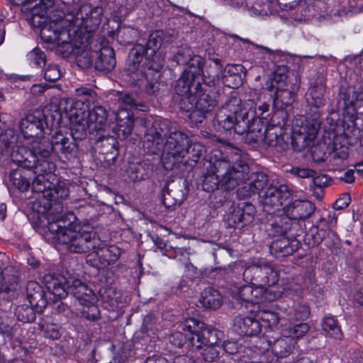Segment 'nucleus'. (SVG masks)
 <instances>
[{
  "mask_svg": "<svg viewBox=\"0 0 363 363\" xmlns=\"http://www.w3.org/2000/svg\"><path fill=\"white\" fill-rule=\"evenodd\" d=\"M38 116L28 113L18 122L20 133L11 140L9 146L11 147L12 161L21 167H32L37 160L36 153L43 157L52 153L50 141L44 136L43 121L40 113Z\"/></svg>",
  "mask_w": 363,
  "mask_h": 363,
  "instance_id": "1",
  "label": "nucleus"
},
{
  "mask_svg": "<svg viewBox=\"0 0 363 363\" xmlns=\"http://www.w3.org/2000/svg\"><path fill=\"white\" fill-rule=\"evenodd\" d=\"M40 219L47 220V228L52 238L60 244L65 245L71 252L85 253L96 249L100 240L89 226L72 222L59 213H54L45 207L44 210H38Z\"/></svg>",
  "mask_w": 363,
  "mask_h": 363,
  "instance_id": "2",
  "label": "nucleus"
},
{
  "mask_svg": "<svg viewBox=\"0 0 363 363\" xmlns=\"http://www.w3.org/2000/svg\"><path fill=\"white\" fill-rule=\"evenodd\" d=\"M37 160L32 167H23L27 169H34V174L36 175L32 183L33 191L42 193L43 199L34 204V208L44 210L45 207L48 210L52 209V201L67 198L69 191L64 182H58L55 171V164L49 161L48 158L50 156L43 157L36 153Z\"/></svg>",
  "mask_w": 363,
  "mask_h": 363,
  "instance_id": "3",
  "label": "nucleus"
},
{
  "mask_svg": "<svg viewBox=\"0 0 363 363\" xmlns=\"http://www.w3.org/2000/svg\"><path fill=\"white\" fill-rule=\"evenodd\" d=\"M60 110L69 119L72 130L79 133L81 137L90 133L104 129L106 125L107 112L101 106H95L88 110L87 101L63 99L60 103Z\"/></svg>",
  "mask_w": 363,
  "mask_h": 363,
  "instance_id": "4",
  "label": "nucleus"
},
{
  "mask_svg": "<svg viewBox=\"0 0 363 363\" xmlns=\"http://www.w3.org/2000/svg\"><path fill=\"white\" fill-rule=\"evenodd\" d=\"M253 105V101L242 103L238 97L230 98L217 112L213 126L219 131L233 129L235 133L242 135L247 127L245 119L249 116L247 107L252 108Z\"/></svg>",
  "mask_w": 363,
  "mask_h": 363,
  "instance_id": "5",
  "label": "nucleus"
},
{
  "mask_svg": "<svg viewBox=\"0 0 363 363\" xmlns=\"http://www.w3.org/2000/svg\"><path fill=\"white\" fill-rule=\"evenodd\" d=\"M196 79L184 73L177 81L175 91L181 96L180 108L186 112H189V118L194 119L196 116L199 118L197 122L201 123L204 118L203 113L209 111L212 105H203L206 96H200L198 90L199 82L195 83Z\"/></svg>",
  "mask_w": 363,
  "mask_h": 363,
  "instance_id": "6",
  "label": "nucleus"
},
{
  "mask_svg": "<svg viewBox=\"0 0 363 363\" xmlns=\"http://www.w3.org/2000/svg\"><path fill=\"white\" fill-rule=\"evenodd\" d=\"M48 291L57 298H65L68 294H72L78 300L79 303L96 301V296L92 289L81 280L74 277H69L65 281L55 278H51L48 282Z\"/></svg>",
  "mask_w": 363,
  "mask_h": 363,
  "instance_id": "7",
  "label": "nucleus"
},
{
  "mask_svg": "<svg viewBox=\"0 0 363 363\" xmlns=\"http://www.w3.org/2000/svg\"><path fill=\"white\" fill-rule=\"evenodd\" d=\"M191 140L187 135L181 131L170 133L163 145L161 160L166 169L183 161L189 152Z\"/></svg>",
  "mask_w": 363,
  "mask_h": 363,
  "instance_id": "8",
  "label": "nucleus"
},
{
  "mask_svg": "<svg viewBox=\"0 0 363 363\" xmlns=\"http://www.w3.org/2000/svg\"><path fill=\"white\" fill-rule=\"evenodd\" d=\"M67 18L51 21L43 26L40 30L41 38L47 43H52L58 48V50L65 56L72 51V43L69 40V33L65 28L67 24Z\"/></svg>",
  "mask_w": 363,
  "mask_h": 363,
  "instance_id": "9",
  "label": "nucleus"
},
{
  "mask_svg": "<svg viewBox=\"0 0 363 363\" xmlns=\"http://www.w3.org/2000/svg\"><path fill=\"white\" fill-rule=\"evenodd\" d=\"M220 177V187L224 190H231L242 184L249 174V166L245 163L232 164L229 161L221 160L214 164Z\"/></svg>",
  "mask_w": 363,
  "mask_h": 363,
  "instance_id": "10",
  "label": "nucleus"
},
{
  "mask_svg": "<svg viewBox=\"0 0 363 363\" xmlns=\"http://www.w3.org/2000/svg\"><path fill=\"white\" fill-rule=\"evenodd\" d=\"M243 276L260 286H273L279 281V272L273 263L264 259H254L245 268Z\"/></svg>",
  "mask_w": 363,
  "mask_h": 363,
  "instance_id": "11",
  "label": "nucleus"
},
{
  "mask_svg": "<svg viewBox=\"0 0 363 363\" xmlns=\"http://www.w3.org/2000/svg\"><path fill=\"white\" fill-rule=\"evenodd\" d=\"M103 9L100 6L92 7L89 4L80 6L74 16L69 15V27L73 28H84L89 31L95 30L101 23Z\"/></svg>",
  "mask_w": 363,
  "mask_h": 363,
  "instance_id": "12",
  "label": "nucleus"
},
{
  "mask_svg": "<svg viewBox=\"0 0 363 363\" xmlns=\"http://www.w3.org/2000/svg\"><path fill=\"white\" fill-rule=\"evenodd\" d=\"M179 328L188 333L186 334L192 347L200 349L203 345H206L210 342V335L213 334V330L205 326V324L194 318H187L179 324Z\"/></svg>",
  "mask_w": 363,
  "mask_h": 363,
  "instance_id": "13",
  "label": "nucleus"
},
{
  "mask_svg": "<svg viewBox=\"0 0 363 363\" xmlns=\"http://www.w3.org/2000/svg\"><path fill=\"white\" fill-rule=\"evenodd\" d=\"M294 285L284 284L281 287H273L265 289L262 286L254 284L253 294L250 303L259 304L265 302L273 301L277 298H281L282 294L290 295V291L294 289Z\"/></svg>",
  "mask_w": 363,
  "mask_h": 363,
  "instance_id": "14",
  "label": "nucleus"
},
{
  "mask_svg": "<svg viewBox=\"0 0 363 363\" xmlns=\"http://www.w3.org/2000/svg\"><path fill=\"white\" fill-rule=\"evenodd\" d=\"M177 63L186 66L183 73L196 78L202 72L201 57L193 55L192 51L187 48L181 49L175 56Z\"/></svg>",
  "mask_w": 363,
  "mask_h": 363,
  "instance_id": "15",
  "label": "nucleus"
},
{
  "mask_svg": "<svg viewBox=\"0 0 363 363\" xmlns=\"http://www.w3.org/2000/svg\"><path fill=\"white\" fill-rule=\"evenodd\" d=\"M244 185L238 189V194L244 197H249L259 191L267 184V176L264 172H253L246 177Z\"/></svg>",
  "mask_w": 363,
  "mask_h": 363,
  "instance_id": "16",
  "label": "nucleus"
},
{
  "mask_svg": "<svg viewBox=\"0 0 363 363\" xmlns=\"http://www.w3.org/2000/svg\"><path fill=\"white\" fill-rule=\"evenodd\" d=\"M286 284L294 285V289L290 291V295L282 294V296L291 297L294 300V305L291 308L286 309L289 320H303L308 318L310 311L308 305L298 301L299 287L293 283H287Z\"/></svg>",
  "mask_w": 363,
  "mask_h": 363,
  "instance_id": "17",
  "label": "nucleus"
},
{
  "mask_svg": "<svg viewBox=\"0 0 363 363\" xmlns=\"http://www.w3.org/2000/svg\"><path fill=\"white\" fill-rule=\"evenodd\" d=\"M314 204L306 200H295L285 208L286 216L291 220H303L310 217L314 212Z\"/></svg>",
  "mask_w": 363,
  "mask_h": 363,
  "instance_id": "18",
  "label": "nucleus"
},
{
  "mask_svg": "<svg viewBox=\"0 0 363 363\" xmlns=\"http://www.w3.org/2000/svg\"><path fill=\"white\" fill-rule=\"evenodd\" d=\"M289 196L290 192L286 185L269 186L264 193L262 202L264 206L278 208Z\"/></svg>",
  "mask_w": 363,
  "mask_h": 363,
  "instance_id": "19",
  "label": "nucleus"
},
{
  "mask_svg": "<svg viewBox=\"0 0 363 363\" xmlns=\"http://www.w3.org/2000/svg\"><path fill=\"white\" fill-rule=\"evenodd\" d=\"M233 330L240 335L256 336L261 332V325L252 316L240 315L235 318Z\"/></svg>",
  "mask_w": 363,
  "mask_h": 363,
  "instance_id": "20",
  "label": "nucleus"
},
{
  "mask_svg": "<svg viewBox=\"0 0 363 363\" xmlns=\"http://www.w3.org/2000/svg\"><path fill=\"white\" fill-rule=\"evenodd\" d=\"M246 129L243 133L246 134V140L249 143H260L265 138L264 131L267 128V118L266 117H255L251 124L248 125L250 119L248 116L245 119Z\"/></svg>",
  "mask_w": 363,
  "mask_h": 363,
  "instance_id": "21",
  "label": "nucleus"
},
{
  "mask_svg": "<svg viewBox=\"0 0 363 363\" xmlns=\"http://www.w3.org/2000/svg\"><path fill=\"white\" fill-rule=\"evenodd\" d=\"M116 126L114 131L118 138H126L132 132L133 118L130 111L125 108H120L116 114Z\"/></svg>",
  "mask_w": 363,
  "mask_h": 363,
  "instance_id": "22",
  "label": "nucleus"
},
{
  "mask_svg": "<svg viewBox=\"0 0 363 363\" xmlns=\"http://www.w3.org/2000/svg\"><path fill=\"white\" fill-rule=\"evenodd\" d=\"M255 214V206L248 203H244L242 206L235 208L231 213L229 220L235 225L242 223L247 225L252 221Z\"/></svg>",
  "mask_w": 363,
  "mask_h": 363,
  "instance_id": "23",
  "label": "nucleus"
},
{
  "mask_svg": "<svg viewBox=\"0 0 363 363\" xmlns=\"http://www.w3.org/2000/svg\"><path fill=\"white\" fill-rule=\"evenodd\" d=\"M143 76L136 81V84L139 88L147 93L153 94L158 90L156 79L159 76V73L153 69L148 67L147 69L141 70Z\"/></svg>",
  "mask_w": 363,
  "mask_h": 363,
  "instance_id": "24",
  "label": "nucleus"
},
{
  "mask_svg": "<svg viewBox=\"0 0 363 363\" xmlns=\"http://www.w3.org/2000/svg\"><path fill=\"white\" fill-rule=\"evenodd\" d=\"M50 144L52 147V151L53 150L60 151L66 157L72 155L76 149L74 143L70 138L65 136L61 132L55 134Z\"/></svg>",
  "mask_w": 363,
  "mask_h": 363,
  "instance_id": "25",
  "label": "nucleus"
},
{
  "mask_svg": "<svg viewBox=\"0 0 363 363\" xmlns=\"http://www.w3.org/2000/svg\"><path fill=\"white\" fill-rule=\"evenodd\" d=\"M115 52L111 47H104L98 57L95 67L97 69L102 71H111L116 66Z\"/></svg>",
  "mask_w": 363,
  "mask_h": 363,
  "instance_id": "26",
  "label": "nucleus"
},
{
  "mask_svg": "<svg viewBox=\"0 0 363 363\" xmlns=\"http://www.w3.org/2000/svg\"><path fill=\"white\" fill-rule=\"evenodd\" d=\"M199 302L203 307L215 310L221 306L222 296L218 291L208 287L201 292Z\"/></svg>",
  "mask_w": 363,
  "mask_h": 363,
  "instance_id": "27",
  "label": "nucleus"
},
{
  "mask_svg": "<svg viewBox=\"0 0 363 363\" xmlns=\"http://www.w3.org/2000/svg\"><path fill=\"white\" fill-rule=\"evenodd\" d=\"M163 133L157 130L148 133L143 142V147L149 154H157L163 149Z\"/></svg>",
  "mask_w": 363,
  "mask_h": 363,
  "instance_id": "28",
  "label": "nucleus"
},
{
  "mask_svg": "<svg viewBox=\"0 0 363 363\" xmlns=\"http://www.w3.org/2000/svg\"><path fill=\"white\" fill-rule=\"evenodd\" d=\"M277 93L274 99V104L277 108L283 109L293 104L295 100L294 89L289 90L288 86L276 87Z\"/></svg>",
  "mask_w": 363,
  "mask_h": 363,
  "instance_id": "29",
  "label": "nucleus"
},
{
  "mask_svg": "<svg viewBox=\"0 0 363 363\" xmlns=\"http://www.w3.org/2000/svg\"><path fill=\"white\" fill-rule=\"evenodd\" d=\"M26 292L31 306L45 304V293L41 286L36 281H30L27 284Z\"/></svg>",
  "mask_w": 363,
  "mask_h": 363,
  "instance_id": "30",
  "label": "nucleus"
},
{
  "mask_svg": "<svg viewBox=\"0 0 363 363\" xmlns=\"http://www.w3.org/2000/svg\"><path fill=\"white\" fill-rule=\"evenodd\" d=\"M121 254V249L114 245L99 246V255L103 257V263L105 267L115 263L120 257Z\"/></svg>",
  "mask_w": 363,
  "mask_h": 363,
  "instance_id": "31",
  "label": "nucleus"
},
{
  "mask_svg": "<svg viewBox=\"0 0 363 363\" xmlns=\"http://www.w3.org/2000/svg\"><path fill=\"white\" fill-rule=\"evenodd\" d=\"M99 152L105 155V160L114 162L118 156L116 140L113 137L102 139L100 142Z\"/></svg>",
  "mask_w": 363,
  "mask_h": 363,
  "instance_id": "32",
  "label": "nucleus"
},
{
  "mask_svg": "<svg viewBox=\"0 0 363 363\" xmlns=\"http://www.w3.org/2000/svg\"><path fill=\"white\" fill-rule=\"evenodd\" d=\"M243 69V67L240 65H228L224 70L223 79L228 86L233 87L238 86L241 79L239 73Z\"/></svg>",
  "mask_w": 363,
  "mask_h": 363,
  "instance_id": "33",
  "label": "nucleus"
},
{
  "mask_svg": "<svg viewBox=\"0 0 363 363\" xmlns=\"http://www.w3.org/2000/svg\"><path fill=\"white\" fill-rule=\"evenodd\" d=\"M288 69L286 66H278L272 73L270 79V82H267V89L269 91H272L275 87L274 82L277 84V87L288 86L286 84L287 77Z\"/></svg>",
  "mask_w": 363,
  "mask_h": 363,
  "instance_id": "34",
  "label": "nucleus"
},
{
  "mask_svg": "<svg viewBox=\"0 0 363 363\" xmlns=\"http://www.w3.org/2000/svg\"><path fill=\"white\" fill-rule=\"evenodd\" d=\"M337 218L334 214L329 213L327 218H321L316 224L317 233L320 240L333 233L331 228L336 225Z\"/></svg>",
  "mask_w": 363,
  "mask_h": 363,
  "instance_id": "35",
  "label": "nucleus"
},
{
  "mask_svg": "<svg viewBox=\"0 0 363 363\" xmlns=\"http://www.w3.org/2000/svg\"><path fill=\"white\" fill-rule=\"evenodd\" d=\"M146 52L145 47L142 45H136L131 50L128 56V69L130 72L138 70L140 62L144 59Z\"/></svg>",
  "mask_w": 363,
  "mask_h": 363,
  "instance_id": "36",
  "label": "nucleus"
},
{
  "mask_svg": "<svg viewBox=\"0 0 363 363\" xmlns=\"http://www.w3.org/2000/svg\"><path fill=\"white\" fill-rule=\"evenodd\" d=\"M349 147L346 145H339L337 142L334 143V148L330 153V161L335 166L342 164L348 157Z\"/></svg>",
  "mask_w": 363,
  "mask_h": 363,
  "instance_id": "37",
  "label": "nucleus"
},
{
  "mask_svg": "<svg viewBox=\"0 0 363 363\" xmlns=\"http://www.w3.org/2000/svg\"><path fill=\"white\" fill-rule=\"evenodd\" d=\"M343 128V135L347 140L346 144L352 145L357 143L360 130L356 127L354 121L351 119L348 122L345 121Z\"/></svg>",
  "mask_w": 363,
  "mask_h": 363,
  "instance_id": "38",
  "label": "nucleus"
},
{
  "mask_svg": "<svg viewBox=\"0 0 363 363\" xmlns=\"http://www.w3.org/2000/svg\"><path fill=\"white\" fill-rule=\"evenodd\" d=\"M323 329L330 337L341 339L342 332L336 320L333 317H325L323 320Z\"/></svg>",
  "mask_w": 363,
  "mask_h": 363,
  "instance_id": "39",
  "label": "nucleus"
},
{
  "mask_svg": "<svg viewBox=\"0 0 363 363\" xmlns=\"http://www.w3.org/2000/svg\"><path fill=\"white\" fill-rule=\"evenodd\" d=\"M257 315L263 323L264 326L268 328H275L277 326L280 320L279 314L272 311H260Z\"/></svg>",
  "mask_w": 363,
  "mask_h": 363,
  "instance_id": "40",
  "label": "nucleus"
},
{
  "mask_svg": "<svg viewBox=\"0 0 363 363\" xmlns=\"http://www.w3.org/2000/svg\"><path fill=\"white\" fill-rule=\"evenodd\" d=\"M308 330L309 326L308 324L299 323L284 328L283 333L286 337L298 339L305 335Z\"/></svg>",
  "mask_w": 363,
  "mask_h": 363,
  "instance_id": "41",
  "label": "nucleus"
},
{
  "mask_svg": "<svg viewBox=\"0 0 363 363\" xmlns=\"http://www.w3.org/2000/svg\"><path fill=\"white\" fill-rule=\"evenodd\" d=\"M220 186V177L218 176L217 170L206 174L203 180V189L210 192L217 189Z\"/></svg>",
  "mask_w": 363,
  "mask_h": 363,
  "instance_id": "42",
  "label": "nucleus"
},
{
  "mask_svg": "<svg viewBox=\"0 0 363 363\" xmlns=\"http://www.w3.org/2000/svg\"><path fill=\"white\" fill-rule=\"evenodd\" d=\"M324 89L322 86H315L308 90L307 95L308 103L315 107L323 105Z\"/></svg>",
  "mask_w": 363,
  "mask_h": 363,
  "instance_id": "43",
  "label": "nucleus"
},
{
  "mask_svg": "<svg viewBox=\"0 0 363 363\" xmlns=\"http://www.w3.org/2000/svg\"><path fill=\"white\" fill-rule=\"evenodd\" d=\"M10 180L12 184L21 191H26L30 186L29 181L22 175L19 169L13 170L10 173Z\"/></svg>",
  "mask_w": 363,
  "mask_h": 363,
  "instance_id": "44",
  "label": "nucleus"
},
{
  "mask_svg": "<svg viewBox=\"0 0 363 363\" xmlns=\"http://www.w3.org/2000/svg\"><path fill=\"white\" fill-rule=\"evenodd\" d=\"M96 301L91 303L84 302L81 303V313L82 315L87 320H97L100 317V311L95 304Z\"/></svg>",
  "mask_w": 363,
  "mask_h": 363,
  "instance_id": "45",
  "label": "nucleus"
},
{
  "mask_svg": "<svg viewBox=\"0 0 363 363\" xmlns=\"http://www.w3.org/2000/svg\"><path fill=\"white\" fill-rule=\"evenodd\" d=\"M128 174L130 179L133 182L143 180L147 177V171L142 163L130 164L128 169Z\"/></svg>",
  "mask_w": 363,
  "mask_h": 363,
  "instance_id": "46",
  "label": "nucleus"
},
{
  "mask_svg": "<svg viewBox=\"0 0 363 363\" xmlns=\"http://www.w3.org/2000/svg\"><path fill=\"white\" fill-rule=\"evenodd\" d=\"M215 335V330H213V334L209 336L210 342L206 345H203V346H207L202 354L206 362H213L218 357L219 352L217 350L216 347L213 345L215 343L213 336Z\"/></svg>",
  "mask_w": 363,
  "mask_h": 363,
  "instance_id": "47",
  "label": "nucleus"
},
{
  "mask_svg": "<svg viewBox=\"0 0 363 363\" xmlns=\"http://www.w3.org/2000/svg\"><path fill=\"white\" fill-rule=\"evenodd\" d=\"M27 57L31 65L40 67L45 64V55L44 52L39 48H34L28 54Z\"/></svg>",
  "mask_w": 363,
  "mask_h": 363,
  "instance_id": "48",
  "label": "nucleus"
},
{
  "mask_svg": "<svg viewBox=\"0 0 363 363\" xmlns=\"http://www.w3.org/2000/svg\"><path fill=\"white\" fill-rule=\"evenodd\" d=\"M17 318L19 320L27 323L35 320V313L31 308L28 306H18L16 309Z\"/></svg>",
  "mask_w": 363,
  "mask_h": 363,
  "instance_id": "49",
  "label": "nucleus"
},
{
  "mask_svg": "<svg viewBox=\"0 0 363 363\" xmlns=\"http://www.w3.org/2000/svg\"><path fill=\"white\" fill-rule=\"evenodd\" d=\"M285 116L286 113L283 111H277L273 114L269 121L267 120V125L276 129H281L286 124Z\"/></svg>",
  "mask_w": 363,
  "mask_h": 363,
  "instance_id": "50",
  "label": "nucleus"
},
{
  "mask_svg": "<svg viewBox=\"0 0 363 363\" xmlns=\"http://www.w3.org/2000/svg\"><path fill=\"white\" fill-rule=\"evenodd\" d=\"M99 245L96 246V249H94V251L90 252L86 256V262L93 267L96 269H102L105 268L103 263V257H100L99 255Z\"/></svg>",
  "mask_w": 363,
  "mask_h": 363,
  "instance_id": "51",
  "label": "nucleus"
},
{
  "mask_svg": "<svg viewBox=\"0 0 363 363\" xmlns=\"http://www.w3.org/2000/svg\"><path fill=\"white\" fill-rule=\"evenodd\" d=\"M264 132L265 138L262 142L265 143L269 146H276L279 140L277 129L267 125Z\"/></svg>",
  "mask_w": 363,
  "mask_h": 363,
  "instance_id": "52",
  "label": "nucleus"
},
{
  "mask_svg": "<svg viewBox=\"0 0 363 363\" xmlns=\"http://www.w3.org/2000/svg\"><path fill=\"white\" fill-rule=\"evenodd\" d=\"M254 284L245 285L238 290V298L243 302L250 303L252 294H253Z\"/></svg>",
  "mask_w": 363,
  "mask_h": 363,
  "instance_id": "53",
  "label": "nucleus"
},
{
  "mask_svg": "<svg viewBox=\"0 0 363 363\" xmlns=\"http://www.w3.org/2000/svg\"><path fill=\"white\" fill-rule=\"evenodd\" d=\"M61 77V72L56 65H49L45 69L44 78L49 82H55Z\"/></svg>",
  "mask_w": 363,
  "mask_h": 363,
  "instance_id": "54",
  "label": "nucleus"
},
{
  "mask_svg": "<svg viewBox=\"0 0 363 363\" xmlns=\"http://www.w3.org/2000/svg\"><path fill=\"white\" fill-rule=\"evenodd\" d=\"M290 172L296 176V177H301V178H310V177H312V178H314L315 180L317 179V178H315V175H316V172L311 169H308V168H299V167H293L291 170H290ZM315 182H317V181H315Z\"/></svg>",
  "mask_w": 363,
  "mask_h": 363,
  "instance_id": "55",
  "label": "nucleus"
},
{
  "mask_svg": "<svg viewBox=\"0 0 363 363\" xmlns=\"http://www.w3.org/2000/svg\"><path fill=\"white\" fill-rule=\"evenodd\" d=\"M269 104L266 102L262 103L256 109L255 104H254L253 107L250 108V107H247V111L250 113V112L255 113L257 117H264L263 115L269 111Z\"/></svg>",
  "mask_w": 363,
  "mask_h": 363,
  "instance_id": "56",
  "label": "nucleus"
},
{
  "mask_svg": "<svg viewBox=\"0 0 363 363\" xmlns=\"http://www.w3.org/2000/svg\"><path fill=\"white\" fill-rule=\"evenodd\" d=\"M31 13L33 18L35 17L43 18L47 13V6L44 3L40 2L32 8Z\"/></svg>",
  "mask_w": 363,
  "mask_h": 363,
  "instance_id": "57",
  "label": "nucleus"
},
{
  "mask_svg": "<svg viewBox=\"0 0 363 363\" xmlns=\"http://www.w3.org/2000/svg\"><path fill=\"white\" fill-rule=\"evenodd\" d=\"M351 199L349 194H342L334 203L335 210H341L347 207L350 203Z\"/></svg>",
  "mask_w": 363,
  "mask_h": 363,
  "instance_id": "58",
  "label": "nucleus"
},
{
  "mask_svg": "<svg viewBox=\"0 0 363 363\" xmlns=\"http://www.w3.org/2000/svg\"><path fill=\"white\" fill-rule=\"evenodd\" d=\"M186 335L184 336L180 331H176L172 333L169 337V342L177 347H181L184 342Z\"/></svg>",
  "mask_w": 363,
  "mask_h": 363,
  "instance_id": "59",
  "label": "nucleus"
},
{
  "mask_svg": "<svg viewBox=\"0 0 363 363\" xmlns=\"http://www.w3.org/2000/svg\"><path fill=\"white\" fill-rule=\"evenodd\" d=\"M76 95L77 96H91L94 95V91L92 89L86 86H81L75 89Z\"/></svg>",
  "mask_w": 363,
  "mask_h": 363,
  "instance_id": "60",
  "label": "nucleus"
},
{
  "mask_svg": "<svg viewBox=\"0 0 363 363\" xmlns=\"http://www.w3.org/2000/svg\"><path fill=\"white\" fill-rule=\"evenodd\" d=\"M155 323V317L152 314L147 315L143 320V327L146 330H152L153 325Z\"/></svg>",
  "mask_w": 363,
  "mask_h": 363,
  "instance_id": "61",
  "label": "nucleus"
},
{
  "mask_svg": "<svg viewBox=\"0 0 363 363\" xmlns=\"http://www.w3.org/2000/svg\"><path fill=\"white\" fill-rule=\"evenodd\" d=\"M45 336L52 340H57L60 337L59 330L53 326L48 327L45 331Z\"/></svg>",
  "mask_w": 363,
  "mask_h": 363,
  "instance_id": "62",
  "label": "nucleus"
},
{
  "mask_svg": "<svg viewBox=\"0 0 363 363\" xmlns=\"http://www.w3.org/2000/svg\"><path fill=\"white\" fill-rule=\"evenodd\" d=\"M354 172V169H348L344 173L343 176L340 177L341 180L348 184L353 183L355 179Z\"/></svg>",
  "mask_w": 363,
  "mask_h": 363,
  "instance_id": "63",
  "label": "nucleus"
},
{
  "mask_svg": "<svg viewBox=\"0 0 363 363\" xmlns=\"http://www.w3.org/2000/svg\"><path fill=\"white\" fill-rule=\"evenodd\" d=\"M161 45L160 42L157 41L153 35L150 36V40L147 43V47L148 49H152L155 52L156 50L159 49Z\"/></svg>",
  "mask_w": 363,
  "mask_h": 363,
  "instance_id": "64",
  "label": "nucleus"
}]
</instances>
